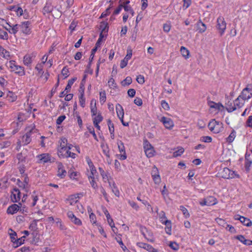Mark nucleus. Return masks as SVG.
<instances>
[{"instance_id":"a211bd4d","label":"nucleus","mask_w":252,"mask_h":252,"mask_svg":"<svg viewBox=\"0 0 252 252\" xmlns=\"http://www.w3.org/2000/svg\"><path fill=\"white\" fill-rule=\"evenodd\" d=\"M103 212L104 213L107 220V221L110 226L113 228L115 227V224L114 223L113 219L111 218V216L108 213V211L105 209L104 210Z\"/></svg>"},{"instance_id":"c03bdc74","label":"nucleus","mask_w":252,"mask_h":252,"mask_svg":"<svg viewBox=\"0 0 252 252\" xmlns=\"http://www.w3.org/2000/svg\"><path fill=\"white\" fill-rule=\"evenodd\" d=\"M108 125L109 127V130L110 133L114 132V126L113 124L112 123L110 120H108Z\"/></svg>"},{"instance_id":"f257e3e1","label":"nucleus","mask_w":252,"mask_h":252,"mask_svg":"<svg viewBox=\"0 0 252 252\" xmlns=\"http://www.w3.org/2000/svg\"><path fill=\"white\" fill-rule=\"evenodd\" d=\"M208 126L210 130L214 133H218L223 129L222 123L216 121L215 119L212 120L209 123Z\"/></svg>"},{"instance_id":"c85d7f7f","label":"nucleus","mask_w":252,"mask_h":252,"mask_svg":"<svg viewBox=\"0 0 252 252\" xmlns=\"http://www.w3.org/2000/svg\"><path fill=\"white\" fill-rule=\"evenodd\" d=\"M23 62L25 65H29L32 62V57L29 55H26L24 57Z\"/></svg>"},{"instance_id":"cd10ccee","label":"nucleus","mask_w":252,"mask_h":252,"mask_svg":"<svg viewBox=\"0 0 252 252\" xmlns=\"http://www.w3.org/2000/svg\"><path fill=\"white\" fill-rule=\"evenodd\" d=\"M180 52L184 57L186 59L189 58V52L187 48L184 46H182L180 48Z\"/></svg>"},{"instance_id":"5701e85b","label":"nucleus","mask_w":252,"mask_h":252,"mask_svg":"<svg viewBox=\"0 0 252 252\" xmlns=\"http://www.w3.org/2000/svg\"><path fill=\"white\" fill-rule=\"evenodd\" d=\"M38 157L39 160L43 163L47 162L50 160L49 155L48 154H43L40 155L38 156Z\"/></svg>"},{"instance_id":"6e6552de","label":"nucleus","mask_w":252,"mask_h":252,"mask_svg":"<svg viewBox=\"0 0 252 252\" xmlns=\"http://www.w3.org/2000/svg\"><path fill=\"white\" fill-rule=\"evenodd\" d=\"M160 121L166 128L171 129L174 126L173 121L170 118L162 117Z\"/></svg>"},{"instance_id":"052dcab7","label":"nucleus","mask_w":252,"mask_h":252,"mask_svg":"<svg viewBox=\"0 0 252 252\" xmlns=\"http://www.w3.org/2000/svg\"><path fill=\"white\" fill-rule=\"evenodd\" d=\"M103 119L102 117L100 114H98L94 119V123H99L102 121Z\"/></svg>"},{"instance_id":"b1692460","label":"nucleus","mask_w":252,"mask_h":252,"mask_svg":"<svg viewBox=\"0 0 252 252\" xmlns=\"http://www.w3.org/2000/svg\"><path fill=\"white\" fill-rule=\"evenodd\" d=\"M197 26L199 32L200 33L204 32L206 30V25L199 20L197 23Z\"/></svg>"},{"instance_id":"864d4df0","label":"nucleus","mask_w":252,"mask_h":252,"mask_svg":"<svg viewBox=\"0 0 252 252\" xmlns=\"http://www.w3.org/2000/svg\"><path fill=\"white\" fill-rule=\"evenodd\" d=\"M180 209L182 211L183 214L185 215V216L187 218V217H189V214L188 212V210L185 208L184 207V206H180Z\"/></svg>"},{"instance_id":"13d9d810","label":"nucleus","mask_w":252,"mask_h":252,"mask_svg":"<svg viewBox=\"0 0 252 252\" xmlns=\"http://www.w3.org/2000/svg\"><path fill=\"white\" fill-rule=\"evenodd\" d=\"M153 179L156 184H159L161 182L160 177L159 175H157L156 176L153 177Z\"/></svg>"},{"instance_id":"5fc2aeb1","label":"nucleus","mask_w":252,"mask_h":252,"mask_svg":"<svg viewBox=\"0 0 252 252\" xmlns=\"http://www.w3.org/2000/svg\"><path fill=\"white\" fill-rule=\"evenodd\" d=\"M0 38L3 39H8V34L6 32L1 31L0 29Z\"/></svg>"},{"instance_id":"473e14b6","label":"nucleus","mask_w":252,"mask_h":252,"mask_svg":"<svg viewBox=\"0 0 252 252\" xmlns=\"http://www.w3.org/2000/svg\"><path fill=\"white\" fill-rule=\"evenodd\" d=\"M56 224L57 226L59 227V228L62 230H65L66 229L65 226L62 223V221L59 219H56Z\"/></svg>"},{"instance_id":"a19ab883","label":"nucleus","mask_w":252,"mask_h":252,"mask_svg":"<svg viewBox=\"0 0 252 252\" xmlns=\"http://www.w3.org/2000/svg\"><path fill=\"white\" fill-rule=\"evenodd\" d=\"M212 138L210 136H202L200 138V141L204 142L210 143L211 142Z\"/></svg>"},{"instance_id":"ddd939ff","label":"nucleus","mask_w":252,"mask_h":252,"mask_svg":"<svg viewBox=\"0 0 252 252\" xmlns=\"http://www.w3.org/2000/svg\"><path fill=\"white\" fill-rule=\"evenodd\" d=\"M225 108L228 112H232L235 110L236 108L234 106V101L228 100L225 103Z\"/></svg>"},{"instance_id":"de8ad7c7","label":"nucleus","mask_w":252,"mask_h":252,"mask_svg":"<svg viewBox=\"0 0 252 252\" xmlns=\"http://www.w3.org/2000/svg\"><path fill=\"white\" fill-rule=\"evenodd\" d=\"M137 82L140 84H143L145 82L144 77L143 75H139L136 78Z\"/></svg>"},{"instance_id":"a878e982","label":"nucleus","mask_w":252,"mask_h":252,"mask_svg":"<svg viewBox=\"0 0 252 252\" xmlns=\"http://www.w3.org/2000/svg\"><path fill=\"white\" fill-rule=\"evenodd\" d=\"M209 105L211 108H216L220 110L221 108H223L224 107L220 103H215L213 101L209 102Z\"/></svg>"},{"instance_id":"8fccbe9b","label":"nucleus","mask_w":252,"mask_h":252,"mask_svg":"<svg viewBox=\"0 0 252 252\" xmlns=\"http://www.w3.org/2000/svg\"><path fill=\"white\" fill-rule=\"evenodd\" d=\"M159 217L160 219V220L162 223H164V221H165L166 220L165 214L163 211H161L159 214Z\"/></svg>"},{"instance_id":"bb28decb","label":"nucleus","mask_w":252,"mask_h":252,"mask_svg":"<svg viewBox=\"0 0 252 252\" xmlns=\"http://www.w3.org/2000/svg\"><path fill=\"white\" fill-rule=\"evenodd\" d=\"M165 225H166V227L165 228L166 232L170 235L171 232V221L169 220H166L164 221Z\"/></svg>"},{"instance_id":"c9c22d12","label":"nucleus","mask_w":252,"mask_h":252,"mask_svg":"<svg viewBox=\"0 0 252 252\" xmlns=\"http://www.w3.org/2000/svg\"><path fill=\"white\" fill-rule=\"evenodd\" d=\"M132 82V79L130 77H127L122 82V85L124 86H128Z\"/></svg>"},{"instance_id":"6ab92c4d","label":"nucleus","mask_w":252,"mask_h":252,"mask_svg":"<svg viewBox=\"0 0 252 252\" xmlns=\"http://www.w3.org/2000/svg\"><path fill=\"white\" fill-rule=\"evenodd\" d=\"M8 26L9 27V29L7 28L6 27H5V28L7 31H9V32L10 33L15 34L18 32V31L19 30H20L19 24H16V25H14L11 29H10L11 26L10 25H8Z\"/></svg>"},{"instance_id":"393cba45","label":"nucleus","mask_w":252,"mask_h":252,"mask_svg":"<svg viewBox=\"0 0 252 252\" xmlns=\"http://www.w3.org/2000/svg\"><path fill=\"white\" fill-rule=\"evenodd\" d=\"M240 221L244 225L247 226H251L252 225V221L248 218L244 217L240 218Z\"/></svg>"},{"instance_id":"72a5a7b5","label":"nucleus","mask_w":252,"mask_h":252,"mask_svg":"<svg viewBox=\"0 0 252 252\" xmlns=\"http://www.w3.org/2000/svg\"><path fill=\"white\" fill-rule=\"evenodd\" d=\"M205 199L207 201V202H209L208 206H211L216 204V199L213 196H209L208 197L205 198Z\"/></svg>"},{"instance_id":"338daca9","label":"nucleus","mask_w":252,"mask_h":252,"mask_svg":"<svg viewBox=\"0 0 252 252\" xmlns=\"http://www.w3.org/2000/svg\"><path fill=\"white\" fill-rule=\"evenodd\" d=\"M127 94L130 97H133L135 94V91L134 89H130L127 91Z\"/></svg>"},{"instance_id":"423d86ee","label":"nucleus","mask_w":252,"mask_h":252,"mask_svg":"<svg viewBox=\"0 0 252 252\" xmlns=\"http://www.w3.org/2000/svg\"><path fill=\"white\" fill-rule=\"evenodd\" d=\"M33 131L35 132V130L34 128H32L29 131H27L26 133L23 136L22 142L24 145H27L30 143L31 141V135Z\"/></svg>"},{"instance_id":"79ce46f5","label":"nucleus","mask_w":252,"mask_h":252,"mask_svg":"<svg viewBox=\"0 0 252 252\" xmlns=\"http://www.w3.org/2000/svg\"><path fill=\"white\" fill-rule=\"evenodd\" d=\"M10 230L11 231V233H9L11 241L15 242L17 239V234L15 231H13L12 229H10Z\"/></svg>"},{"instance_id":"2eb2a0df","label":"nucleus","mask_w":252,"mask_h":252,"mask_svg":"<svg viewBox=\"0 0 252 252\" xmlns=\"http://www.w3.org/2000/svg\"><path fill=\"white\" fill-rule=\"evenodd\" d=\"M138 245L139 247L143 248L150 252H157L151 245L148 244L139 243L138 244Z\"/></svg>"},{"instance_id":"6e6d98bb","label":"nucleus","mask_w":252,"mask_h":252,"mask_svg":"<svg viewBox=\"0 0 252 252\" xmlns=\"http://www.w3.org/2000/svg\"><path fill=\"white\" fill-rule=\"evenodd\" d=\"M117 111L119 112L120 116H122V112H124L122 106L120 104H117L116 106Z\"/></svg>"},{"instance_id":"a18cd8bd","label":"nucleus","mask_w":252,"mask_h":252,"mask_svg":"<svg viewBox=\"0 0 252 252\" xmlns=\"http://www.w3.org/2000/svg\"><path fill=\"white\" fill-rule=\"evenodd\" d=\"M99 95H100V101L101 102H102L104 103L106 101V94L105 92H101L99 93Z\"/></svg>"},{"instance_id":"0e129e2a","label":"nucleus","mask_w":252,"mask_h":252,"mask_svg":"<svg viewBox=\"0 0 252 252\" xmlns=\"http://www.w3.org/2000/svg\"><path fill=\"white\" fill-rule=\"evenodd\" d=\"M216 220L220 225L224 226V225L226 224L225 220L222 219L217 218Z\"/></svg>"},{"instance_id":"603ef678","label":"nucleus","mask_w":252,"mask_h":252,"mask_svg":"<svg viewBox=\"0 0 252 252\" xmlns=\"http://www.w3.org/2000/svg\"><path fill=\"white\" fill-rule=\"evenodd\" d=\"M72 222H73L74 224L80 225L82 224V222L80 220L77 218H76L75 216H74L73 218V219L71 220Z\"/></svg>"},{"instance_id":"1a4fd4ad","label":"nucleus","mask_w":252,"mask_h":252,"mask_svg":"<svg viewBox=\"0 0 252 252\" xmlns=\"http://www.w3.org/2000/svg\"><path fill=\"white\" fill-rule=\"evenodd\" d=\"M58 176L61 178H64L66 176V172L63 168V165L61 162L58 163Z\"/></svg>"},{"instance_id":"e433bc0d","label":"nucleus","mask_w":252,"mask_h":252,"mask_svg":"<svg viewBox=\"0 0 252 252\" xmlns=\"http://www.w3.org/2000/svg\"><path fill=\"white\" fill-rule=\"evenodd\" d=\"M184 152V149L183 148H180L178 149V150L174 152L173 153V156L175 158L177 157L178 156H180Z\"/></svg>"},{"instance_id":"e2e57ef3","label":"nucleus","mask_w":252,"mask_h":252,"mask_svg":"<svg viewBox=\"0 0 252 252\" xmlns=\"http://www.w3.org/2000/svg\"><path fill=\"white\" fill-rule=\"evenodd\" d=\"M91 112L92 113L93 116H95L96 114L97 108L96 107V101H94V106H91Z\"/></svg>"},{"instance_id":"7c9ffc66","label":"nucleus","mask_w":252,"mask_h":252,"mask_svg":"<svg viewBox=\"0 0 252 252\" xmlns=\"http://www.w3.org/2000/svg\"><path fill=\"white\" fill-rule=\"evenodd\" d=\"M76 78H73L68 81V84L65 87V90L68 92L71 89V86L74 83V81L76 80Z\"/></svg>"},{"instance_id":"f3484780","label":"nucleus","mask_w":252,"mask_h":252,"mask_svg":"<svg viewBox=\"0 0 252 252\" xmlns=\"http://www.w3.org/2000/svg\"><path fill=\"white\" fill-rule=\"evenodd\" d=\"M15 193L12 194L11 196V200L13 202H18L20 199V192L18 189H14Z\"/></svg>"},{"instance_id":"774afa93","label":"nucleus","mask_w":252,"mask_h":252,"mask_svg":"<svg viewBox=\"0 0 252 252\" xmlns=\"http://www.w3.org/2000/svg\"><path fill=\"white\" fill-rule=\"evenodd\" d=\"M247 126L252 127V116H250L246 122Z\"/></svg>"},{"instance_id":"39448f33","label":"nucleus","mask_w":252,"mask_h":252,"mask_svg":"<svg viewBox=\"0 0 252 252\" xmlns=\"http://www.w3.org/2000/svg\"><path fill=\"white\" fill-rule=\"evenodd\" d=\"M238 97L244 101L251 98L252 97V89L248 88H245L242 92L241 95Z\"/></svg>"},{"instance_id":"37998d69","label":"nucleus","mask_w":252,"mask_h":252,"mask_svg":"<svg viewBox=\"0 0 252 252\" xmlns=\"http://www.w3.org/2000/svg\"><path fill=\"white\" fill-rule=\"evenodd\" d=\"M169 247L174 250H177L179 248L178 244L175 242H171L169 245Z\"/></svg>"},{"instance_id":"3c124183","label":"nucleus","mask_w":252,"mask_h":252,"mask_svg":"<svg viewBox=\"0 0 252 252\" xmlns=\"http://www.w3.org/2000/svg\"><path fill=\"white\" fill-rule=\"evenodd\" d=\"M132 55V51L131 49H128L127 51V54L124 59L128 61L131 58Z\"/></svg>"},{"instance_id":"9b49d317","label":"nucleus","mask_w":252,"mask_h":252,"mask_svg":"<svg viewBox=\"0 0 252 252\" xmlns=\"http://www.w3.org/2000/svg\"><path fill=\"white\" fill-rule=\"evenodd\" d=\"M79 195H83L82 193L77 194L76 195H72L68 197L67 200L70 205H73L74 204L78 203L77 198L79 197Z\"/></svg>"},{"instance_id":"0eeeda50","label":"nucleus","mask_w":252,"mask_h":252,"mask_svg":"<svg viewBox=\"0 0 252 252\" xmlns=\"http://www.w3.org/2000/svg\"><path fill=\"white\" fill-rule=\"evenodd\" d=\"M30 22L29 21L25 22L19 24V29L22 32L25 34H29L30 32V29L29 28V25Z\"/></svg>"},{"instance_id":"4c0bfd02","label":"nucleus","mask_w":252,"mask_h":252,"mask_svg":"<svg viewBox=\"0 0 252 252\" xmlns=\"http://www.w3.org/2000/svg\"><path fill=\"white\" fill-rule=\"evenodd\" d=\"M145 151V154L146 155L147 157L149 158L152 157L154 156V149H147Z\"/></svg>"},{"instance_id":"2f4dec72","label":"nucleus","mask_w":252,"mask_h":252,"mask_svg":"<svg viewBox=\"0 0 252 252\" xmlns=\"http://www.w3.org/2000/svg\"><path fill=\"white\" fill-rule=\"evenodd\" d=\"M53 10V7L51 5H45L43 9V13L45 14V13L52 12Z\"/></svg>"},{"instance_id":"4be33fe9","label":"nucleus","mask_w":252,"mask_h":252,"mask_svg":"<svg viewBox=\"0 0 252 252\" xmlns=\"http://www.w3.org/2000/svg\"><path fill=\"white\" fill-rule=\"evenodd\" d=\"M109 185L111 188L113 192L115 194L116 196H119L120 192L119 190L117 189L114 182L111 183V181H109Z\"/></svg>"},{"instance_id":"c756f323","label":"nucleus","mask_w":252,"mask_h":252,"mask_svg":"<svg viewBox=\"0 0 252 252\" xmlns=\"http://www.w3.org/2000/svg\"><path fill=\"white\" fill-rule=\"evenodd\" d=\"M98 170L100 171V174L104 182H106V181H108V182H109V181H110V180L108 179V177L106 175L105 172L102 169V168L99 167Z\"/></svg>"},{"instance_id":"4d7b16f0","label":"nucleus","mask_w":252,"mask_h":252,"mask_svg":"<svg viewBox=\"0 0 252 252\" xmlns=\"http://www.w3.org/2000/svg\"><path fill=\"white\" fill-rule=\"evenodd\" d=\"M100 28L102 30V32H107L108 30H107L106 31H105L106 29L107 28V24L105 22H102L101 23V24L100 25Z\"/></svg>"},{"instance_id":"49530a36","label":"nucleus","mask_w":252,"mask_h":252,"mask_svg":"<svg viewBox=\"0 0 252 252\" xmlns=\"http://www.w3.org/2000/svg\"><path fill=\"white\" fill-rule=\"evenodd\" d=\"M197 125L199 128H203L206 126V124L205 122L202 120H198L197 121Z\"/></svg>"},{"instance_id":"69168bd1","label":"nucleus","mask_w":252,"mask_h":252,"mask_svg":"<svg viewBox=\"0 0 252 252\" xmlns=\"http://www.w3.org/2000/svg\"><path fill=\"white\" fill-rule=\"evenodd\" d=\"M65 116L64 115L60 116L57 120V124L60 125L63 122V121L65 119Z\"/></svg>"},{"instance_id":"4468645a","label":"nucleus","mask_w":252,"mask_h":252,"mask_svg":"<svg viewBox=\"0 0 252 252\" xmlns=\"http://www.w3.org/2000/svg\"><path fill=\"white\" fill-rule=\"evenodd\" d=\"M19 210V205L16 204H14L8 208L7 210V213L10 214H14V213H16Z\"/></svg>"},{"instance_id":"f8f14e48","label":"nucleus","mask_w":252,"mask_h":252,"mask_svg":"<svg viewBox=\"0 0 252 252\" xmlns=\"http://www.w3.org/2000/svg\"><path fill=\"white\" fill-rule=\"evenodd\" d=\"M235 238L241 242H242L243 244L250 246L252 244V241L248 239H246L243 235H237L235 237Z\"/></svg>"},{"instance_id":"9d476101","label":"nucleus","mask_w":252,"mask_h":252,"mask_svg":"<svg viewBox=\"0 0 252 252\" xmlns=\"http://www.w3.org/2000/svg\"><path fill=\"white\" fill-rule=\"evenodd\" d=\"M60 149L58 150V152L59 153H62L63 152V150H66L67 149V140L64 138L63 137L60 140Z\"/></svg>"},{"instance_id":"09e8293b","label":"nucleus","mask_w":252,"mask_h":252,"mask_svg":"<svg viewBox=\"0 0 252 252\" xmlns=\"http://www.w3.org/2000/svg\"><path fill=\"white\" fill-rule=\"evenodd\" d=\"M161 105L162 107L165 110H168L170 109L168 103L165 100H162Z\"/></svg>"},{"instance_id":"412c9836","label":"nucleus","mask_w":252,"mask_h":252,"mask_svg":"<svg viewBox=\"0 0 252 252\" xmlns=\"http://www.w3.org/2000/svg\"><path fill=\"white\" fill-rule=\"evenodd\" d=\"M252 163V160L250 158V155L246 154L245 157V168L247 171H249Z\"/></svg>"},{"instance_id":"aec40b11","label":"nucleus","mask_w":252,"mask_h":252,"mask_svg":"<svg viewBox=\"0 0 252 252\" xmlns=\"http://www.w3.org/2000/svg\"><path fill=\"white\" fill-rule=\"evenodd\" d=\"M244 100H243V99L238 97L234 101V106L236 108V110L237 108H241L244 104Z\"/></svg>"},{"instance_id":"bf43d9fd","label":"nucleus","mask_w":252,"mask_h":252,"mask_svg":"<svg viewBox=\"0 0 252 252\" xmlns=\"http://www.w3.org/2000/svg\"><path fill=\"white\" fill-rule=\"evenodd\" d=\"M151 175H152V177L156 176L157 175H159L158 170V168L155 166H154L153 167L152 172H151Z\"/></svg>"},{"instance_id":"680f3d73","label":"nucleus","mask_w":252,"mask_h":252,"mask_svg":"<svg viewBox=\"0 0 252 252\" xmlns=\"http://www.w3.org/2000/svg\"><path fill=\"white\" fill-rule=\"evenodd\" d=\"M118 148L119 151L121 153H124L125 152V149L124 145L122 141L120 142V144L118 143Z\"/></svg>"},{"instance_id":"58836bf2","label":"nucleus","mask_w":252,"mask_h":252,"mask_svg":"<svg viewBox=\"0 0 252 252\" xmlns=\"http://www.w3.org/2000/svg\"><path fill=\"white\" fill-rule=\"evenodd\" d=\"M144 150L149 149H154V147L152 146V145L148 142L147 140H145L144 141Z\"/></svg>"},{"instance_id":"f704fd0d","label":"nucleus","mask_w":252,"mask_h":252,"mask_svg":"<svg viewBox=\"0 0 252 252\" xmlns=\"http://www.w3.org/2000/svg\"><path fill=\"white\" fill-rule=\"evenodd\" d=\"M236 136V133L235 131L233 130L232 132L230 134L229 136L227 138V141L229 143H231L234 139Z\"/></svg>"},{"instance_id":"20e7f679","label":"nucleus","mask_w":252,"mask_h":252,"mask_svg":"<svg viewBox=\"0 0 252 252\" xmlns=\"http://www.w3.org/2000/svg\"><path fill=\"white\" fill-rule=\"evenodd\" d=\"M217 28L220 35H222L226 29V23L223 18L219 17L217 19Z\"/></svg>"},{"instance_id":"ea45409f","label":"nucleus","mask_w":252,"mask_h":252,"mask_svg":"<svg viewBox=\"0 0 252 252\" xmlns=\"http://www.w3.org/2000/svg\"><path fill=\"white\" fill-rule=\"evenodd\" d=\"M84 94H83V91H82V92L79 97L80 103L82 107H84L85 104V98L84 97Z\"/></svg>"},{"instance_id":"f03ea898","label":"nucleus","mask_w":252,"mask_h":252,"mask_svg":"<svg viewBox=\"0 0 252 252\" xmlns=\"http://www.w3.org/2000/svg\"><path fill=\"white\" fill-rule=\"evenodd\" d=\"M6 66L11 69L12 71H15L16 73L19 75L22 76L25 74L24 68L21 66L17 65L15 64L14 61H10L6 63Z\"/></svg>"},{"instance_id":"dca6fc26","label":"nucleus","mask_w":252,"mask_h":252,"mask_svg":"<svg viewBox=\"0 0 252 252\" xmlns=\"http://www.w3.org/2000/svg\"><path fill=\"white\" fill-rule=\"evenodd\" d=\"M59 156H62L63 157L68 158L71 157L72 158H75V154L69 151V150L66 149V150H63V152L62 153H59Z\"/></svg>"},{"instance_id":"7ed1b4c3","label":"nucleus","mask_w":252,"mask_h":252,"mask_svg":"<svg viewBox=\"0 0 252 252\" xmlns=\"http://www.w3.org/2000/svg\"><path fill=\"white\" fill-rule=\"evenodd\" d=\"M220 174L221 177L227 179L233 178L235 176L234 172L231 171L227 167L223 168L220 172Z\"/></svg>"}]
</instances>
